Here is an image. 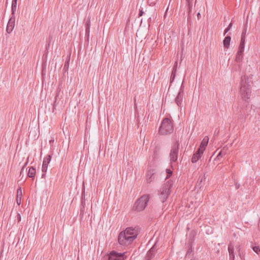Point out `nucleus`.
<instances>
[{
    "mask_svg": "<svg viewBox=\"0 0 260 260\" xmlns=\"http://www.w3.org/2000/svg\"><path fill=\"white\" fill-rule=\"evenodd\" d=\"M240 86L241 95L242 98L246 101L250 98L251 92L248 79L246 76L241 77Z\"/></svg>",
    "mask_w": 260,
    "mask_h": 260,
    "instance_id": "1",
    "label": "nucleus"
},
{
    "mask_svg": "<svg viewBox=\"0 0 260 260\" xmlns=\"http://www.w3.org/2000/svg\"><path fill=\"white\" fill-rule=\"evenodd\" d=\"M173 185V182L172 180H169L163 184L160 189L159 198L161 201L165 202L171 193V189Z\"/></svg>",
    "mask_w": 260,
    "mask_h": 260,
    "instance_id": "2",
    "label": "nucleus"
},
{
    "mask_svg": "<svg viewBox=\"0 0 260 260\" xmlns=\"http://www.w3.org/2000/svg\"><path fill=\"white\" fill-rule=\"evenodd\" d=\"M173 131V126L172 121L168 118L163 119L159 129V133L166 135L171 134Z\"/></svg>",
    "mask_w": 260,
    "mask_h": 260,
    "instance_id": "3",
    "label": "nucleus"
},
{
    "mask_svg": "<svg viewBox=\"0 0 260 260\" xmlns=\"http://www.w3.org/2000/svg\"><path fill=\"white\" fill-rule=\"evenodd\" d=\"M149 200V196L145 194L142 196L137 200L134 205V208L138 211L143 210L146 206Z\"/></svg>",
    "mask_w": 260,
    "mask_h": 260,
    "instance_id": "4",
    "label": "nucleus"
},
{
    "mask_svg": "<svg viewBox=\"0 0 260 260\" xmlns=\"http://www.w3.org/2000/svg\"><path fill=\"white\" fill-rule=\"evenodd\" d=\"M179 149V143L178 141L175 142L172 145L170 152V159L171 164L176 162L178 159Z\"/></svg>",
    "mask_w": 260,
    "mask_h": 260,
    "instance_id": "5",
    "label": "nucleus"
},
{
    "mask_svg": "<svg viewBox=\"0 0 260 260\" xmlns=\"http://www.w3.org/2000/svg\"><path fill=\"white\" fill-rule=\"evenodd\" d=\"M134 236H128L124 232H121L118 236V242L122 246H127L131 244L134 241Z\"/></svg>",
    "mask_w": 260,
    "mask_h": 260,
    "instance_id": "6",
    "label": "nucleus"
},
{
    "mask_svg": "<svg viewBox=\"0 0 260 260\" xmlns=\"http://www.w3.org/2000/svg\"><path fill=\"white\" fill-rule=\"evenodd\" d=\"M125 253H119L115 251H111L107 256L106 260H124Z\"/></svg>",
    "mask_w": 260,
    "mask_h": 260,
    "instance_id": "7",
    "label": "nucleus"
},
{
    "mask_svg": "<svg viewBox=\"0 0 260 260\" xmlns=\"http://www.w3.org/2000/svg\"><path fill=\"white\" fill-rule=\"evenodd\" d=\"M128 236H134L133 240L134 241L139 234L138 228L128 227L124 231H122Z\"/></svg>",
    "mask_w": 260,
    "mask_h": 260,
    "instance_id": "8",
    "label": "nucleus"
},
{
    "mask_svg": "<svg viewBox=\"0 0 260 260\" xmlns=\"http://www.w3.org/2000/svg\"><path fill=\"white\" fill-rule=\"evenodd\" d=\"M184 98L183 90L182 87H180L179 91L178 93L177 96L175 99V103L176 104L181 107L182 105L183 99Z\"/></svg>",
    "mask_w": 260,
    "mask_h": 260,
    "instance_id": "9",
    "label": "nucleus"
},
{
    "mask_svg": "<svg viewBox=\"0 0 260 260\" xmlns=\"http://www.w3.org/2000/svg\"><path fill=\"white\" fill-rule=\"evenodd\" d=\"M15 26V19L11 18L7 24L6 31L8 34H10L13 30Z\"/></svg>",
    "mask_w": 260,
    "mask_h": 260,
    "instance_id": "10",
    "label": "nucleus"
},
{
    "mask_svg": "<svg viewBox=\"0 0 260 260\" xmlns=\"http://www.w3.org/2000/svg\"><path fill=\"white\" fill-rule=\"evenodd\" d=\"M154 174L155 171L153 169H150L148 171L146 178L147 183H150L154 180L155 178Z\"/></svg>",
    "mask_w": 260,
    "mask_h": 260,
    "instance_id": "11",
    "label": "nucleus"
},
{
    "mask_svg": "<svg viewBox=\"0 0 260 260\" xmlns=\"http://www.w3.org/2000/svg\"><path fill=\"white\" fill-rule=\"evenodd\" d=\"M203 154V152L198 149L197 152L196 153H194L192 155V157L191 158V162L192 163L196 162L201 157Z\"/></svg>",
    "mask_w": 260,
    "mask_h": 260,
    "instance_id": "12",
    "label": "nucleus"
},
{
    "mask_svg": "<svg viewBox=\"0 0 260 260\" xmlns=\"http://www.w3.org/2000/svg\"><path fill=\"white\" fill-rule=\"evenodd\" d=\"M208 142H209V138L207 136H205L203 138V139L201 143V145L200 146V147L198 148V149L204 152V150L206 149V147L208 145Z\"/></svg>",
    "mask_w": 260,
    "mask_h": 260,
    "instance_id": "13",
    "label": "nucleus"
},
{
    "mask_svg": "<svg viewBox=\"0 0 260 260\" xmlns=\"http://www.w3.org/2000/svg\"><path fill=\"white\" fill-rule=\"evenodd\" d=\"M155 248L154 246H152L151 248L147 252L145 256V260H151L155 255Z\"/></svg>",
    "mask_w": 260,
    "mask_h": 260,
    "instance_id": "14",
    "label": "nucleus"
},
{
    "mask_svg": "<svg viewBox=\"0 0 260 260\" xmlns=\"http://www.w3.org/2000/svg\"><path fill=\"white\" fill-rule=\"evenodd\" d=\"M228 251L229 253L230 256V260H234L235 259V255H234V247L233 244L231 243L228 246Z\"/></svg>",
    "mask_w": 260,
    "mask_h": 260,
    "instance_id": "15",
    "label": "nucleus"
},
{
    "mask_svg": "<svg viewBox=\"0 0 260 260\" xmlns=\"http://www.w3.org/2000/svg\"><path fill=\"white\" fill-rule=\"evenodd\" d=\"M22 197V191L21 187L18 188L17 191V199L16 202L18 205H20L21 204V198Z\"/></svg>",
    "mask_w": 260,
    "mask_h": 260,
    "instance_id": "16",
    "label": "nucleus"
},
{
    "mask_svg": "<svg viewBox=\"0 0 260 260\" xmlns=\"http://www.w3.org/2000/svg\"><path fill=\"white\" fill-rule=\"evenodd\" d=\"M231 38L230 36H226L223 41V46L225 48H229L230 44Z\"/></svg>",
    "mask_w": 260,
    "mask_h": 260,
    "instance_id": "17",
    "label": "nucleus"
},
{
    "mask_svg": "<svg viewBox=\"0 0 260 260\" xmlns=\"http://www.w3.org/2000/svg\"><path fill=\"white\" fill-rule=\"evenodd\" d=\"M36 169L34 168V167H30L28 170V176L30 178H32V179H34L36 175Z\"/></svg>",
    "mask_w": 260,
    "mask_h": 260,
    "instance_id": "18",
    "label": "nucleus"
},
{
    "mask_svg": "<svg viewBox=\"0 0 260 260\" xmlns=\"http://www.w3.org/2000/svg\"><path fill=\"white\" fill-rule=\"evenodd\" d=\"M51 156L50 155H47L45 156L43 159V165L44 166H48V164L51 160Z\"/></svg>",
    "mask_w": 260,
    "mask_h": 260,
    "instance_id": "19",
    "label": "nucleus"
},
{
    "mask_svg": "<svg viewBox=\"0 0 260 260\" xmlns=\"http://www.w3.org/2000/svg\"><path fill=\"white\" fill-rule=\"evenodd\" d=\"M81 203L83 206L85 204V187H84L83 188L82 191Z\"/></svg>",
    "mask_w": 260,
    "mask_h": 260,
    "instance_id": "20",
    "label": "nucleus"
},
{
    "mask_svg": "<svg viewBox=\"0 0 260 260\" xmlns=\"http://www.w3.org/2000/svg\"><path fill=\"white\" fill-rule=\"evenodd\" d=\"M17 0H12V12L13 14L16 10Z\"/></svg>",
    "mask_w": 260,
    "mask_h": 260,
    "instance_id": "21",
    "label": "nucleus"
},
{
    "mask_svg": "<svg viewBox=\"0 0 260 260\" xmlns=\"http://www.w3.org/2000/svg\"><path fill=\"white\" fill-rule=\"evenodd\" d=\"M245 32L243 31L241 35V42L240 45H242L244 47L245 42Z\"/></svg>",
    "mask_w": 260,
    "mask_h": 260,
    "instance_id": "22",
    "label": "nucleus"
},
{
    "mask_svg": "<svg viewBox=\"0 0 260 260\" xmlns=\"http://www.w3.org/2000/svg\"><path fill=\"white\" fill-rule=\"evenodd\" d=\"M193 252V249L191 247H190L187 250V251L186 252L185 258H190V256L191 255V253Z\"/></svg>",
    "mask_w": 260,
    "mask_h": 260,
    "instance_id": "23",
    "label": "nucleus"
},
{
    "mask_svg": "<svg viewBox=\"0 0 260 260\" xmlns=\"http://www.w3.org/2000/svg\"><path fill=\"white\" fill-rule=\"evenodd\" d=\"M176 72V68L174 67L173 68V70L172 72V74L170 78V81L171 82H172L175 78V73Z\"/></svg>",
    "mask_w": 260,
    "mask_h": 260,
    "instance_id": "24",
    "label": "nucleus"
},
{
    "mask_svg": "<svg viewBox=\"0 0 260 260\" xmlns=\"http://www.w3.org/2000/svg\"><path fill=\"white\" fill-rule=\"evenodd\" d=\"M244 50V47L242 45H239L238 48V50L237 53L241 55L243 54V52Z\"/></svg>",
    "mask_w": 260,
    "mask_h": 260,
    "instance_id": "25",
    "label": "nucleus"
},
{
    "mask_svg": "<svg viewBox=\"0 0 260 260\" xmlns=\"http://www.w3.org/2000/svg\"><path fill=\"white\" fill-rule=\"evenodd\" d=\"M242 58H243V55H241V54H239L237 53L236 58H235V61L238 62H240L242 59Z\"/></svg>",
    "mask_w": 260,
    "mask_h": 260,
    "instance_id": "26",
    "label": "nucleus"
},
{
    "mask_svg": "<svg viewBox=\"0 0 260 260\" xmlns=\"http://www.w3.org/2000/svg\"><path fill=\"white\" fill-rule=\"evenodd\" d=\"M253 251L257 254H260V248L258 246H254L252 247Z\"/></svg>",
    "mask_w": 260,
    "mask_h": 260,
    "instance_id": "27",
    "label": "nucleus"
},
{
    "mask_svg": "<svg viewBox=\"0 0 260 260\" xmlns=\"http://www.w3.org/2000/svg\"><path fill=\"white\" fill-rule=\"evenodd\" d=\"M48 167L42 165V171L44 173L42 174V178L45 176V173L47 172Z\"/></svg>",
    "mask_w": 260,
    "mask_h": 260,
    "instance_id": "28",
    "label": "nucleus"
},
{
    "mask_svg": "<svg viewBox=\"0 0 260 260\" xmlns=\"http://www.w3.org/2000/svg\"><path fill=\"white\" fill-rule=\"evenodd\" d=\"M166 172L168 174L167 176L166 177L167 178L169 177L172 175V171H171L169 169H167Z\"/></svg>",
    "mask_w": 260,
    "mask_h": 260,
    "instance_id": "29",
    "label": "nucleus"
},
{
    "mask_svg": "<svg viewBox=\"0 0 260 260\" xmlns=\"http://www.w3.org/2000/svg\"><path fill=\"white\" fill-rule=\"evenodd\" d=\"M219 157H222V151H221L220 152H219V153L218 154V155H217L215 160L218 159Z\"/></svg>",
    "mask_w": 260,
    "mask_h": 260,
    "instance_id": "30",
    "label": "nucleus"
},
{
    "mask_svg": "<svg viewBox=\"0 0 260 260\" xmlns=\"http://www.w3.org/2000/svg\"><path fill=\"white\" fill-rule=\"evenodd\" d=\"M17 219L18 222H20L21 221V215L19 213H18L17 215Z\"/></svg>",
    "mask_w": 260,
    "mask_h": 260,
    "instance_id": "31",
    "label": "nucleus"
},
{
    "mask_svg": "<svg viewBox=\"0 0 260 260\" xmlns=\"http://www.w3.org/2000/svg\"><path fill=\"white\" fill-rule=\"evenodd\" d=\"M68 62H66L63 67V70L66 71L68 69Z\"/></svg>",
    "mask_w": 260,
    "mask_h": 260,
    "instance_id": "32",
    "label": "nucleus"
},
{
    "mask_svg": "<svg viewBox=\"0 0 260 260\" xmlns=\"http://www.w3.org/2000/svg\"><path fill=\"white\" fill-rule=\"evenodd\" d=\"M230 27H226L224 30V35H225L230 30Z\"/></svg>",
    "mask_w": 260,
    "mask_h": 260,
    "instance_id": "33",
    "label": "nucleus"
},
{
    "mask_svg": "<svg viewBox=\"0 0 260 260\" xmlns=\"http://www.w3.org/2000/svg\"><path fill=\"white\" fill-rule=\"evenodd\" d=\"M86 34L88 36L89 35V28L88 26L86 28Z\"/></svg>",
    "mask_w": 260,
    "mask_h": 260,
    "instance_id": "34",
    "label": "nucleus"
},
{
    "mask_svg": "<svg viewBox=\"0 0 260 260\" xmlns=\"http://www.w3.org/2000/svg\"><path fill=\"white\" fill-rule=\"evenodd\" d=\"M144 12L142 10H139V16H142Z\"/></svg>",
    "mask_w": 260,
    "mask_h": 260,
    "instance_id": "35",
    "label": "nucleus"
},
{
    "mask_svg": "<svg viewBox=\"0 0 260 260\" xmlns=\"http://www.w3.org/2000/svg\"><path fill=\"white\" fill-rule=\"evenodd\" d=\"M239 255L241 259H242V255L240 251V249H239Z\"/></svg>",
    "mask_w": 260,
    "mask_h": 260,
    "instance_id": "36",
    "label": "nucleus"
},
{
    "mask_svg": "<svg viewBox=\"0 0 260 260\" xmlns=\"http://www.w3.org/2000/svg\"><path fill=\"white\" fill-rule=\"evenodd\" d=\"M232 23H230V24L229 25L228 27H230V29L231 27H232Z\"/></svg>",
    "mask_w": 260,
    "mask_h": 260,
    "instance_id": "37",
    "label": "nucleus"
},
{
    "mask_svg": "<svg viewBox=\"0 0 260 260\" xmlns=\"http://www.w3.org/2000/svg\"><path fill=\"white\" fill-rule=\"evenodd\" d=\"M197 16H198V18H199V16H200V13H199L198 14Z\"/></svg>",
    "mask_w": 260,
    "mask_h": 260,
    "instance_id": "38",
    "label": "nucleus"
},
{
    "mask_svg": "<svg viewBox=\"0 0 260 260\" xmlns=\"http://www.w3.org/2000/svg\"><path fill=\"white\" fill-rule=\"evenodd\" d=\"M239 187V185L236 184V188H238Z\"/></svg>",
    "mask_w": 260,
    "mask_h": 260,
    "instance_id": "39",
    "label": "nucleus"
},
{
    "mask_svg": "<svg viewBox=\"0 0 260 260\" xmlns=\"http://www.w3.org/2000/svg\"><path fill=\"white\" fill-rule=\"evenodd\" d=\"M27 162H26L25 165L24 166H25L26 165ZM25 166H23V168H22V170L21 171L23 170Z\"/></svg>",
    "mask_w": 260,
    "mask_h": 260,
    "instance_id": "40",
    "label": "nucleus"
},
{
    "mask_svg": "<svg viewBox=\"0 0 260 260\" xmlns=\"http://www.w3.org/2000/svg\"><path fill=\"white\" fill-rule=\"evenodd\" d=\"M215 132H216V133H219V131H218L217 132H216V131H215Z\"/></svg>",
    "mask_w": 260,
    "mask_h": 260,
    "instance_id": "41",
    "label": "nucleus"
},
{
    "mask_svg": "<svg viewBox=\"0 0 260 260\" xmlns=\"http://www.w3.org/2000/svg\"><path fill=\"white\" fill-rule=\"evenodd\" d=\"M215 132H216V133H219V131H218L217 132H216V131H215Z\"/></svg>",
    "mask_w": 260,
    "mask_h": 260,
    "instance_id": "42",
    "label": "nucleus"
},
{
    "mask_svg": "<svg viewBox=\"0 0 260 260\" xmlns=\"http://www.w3.org/2000/svg\"><path fill=\"white\" fill-rule=\"evenodd\" d=\"M215 132H216V133H219V131H218L217 132H216V131H215Z\"/></svg>",
    "mask_w": 260,
    "mask_h": 260,
    "instance_id": "43",
    "label": "nucleus"
},
{
    "mask_svg": "<svg viewBox=\"0 0 260 260\" xmlns=\"http://www.w3.org/2000/svg\"><path fill=\"white\" fill-rule=\"evenodd\" d=\"M202 180H203V179H202V178H201V180H200V181H201V182H202Z\"/></svg>",
    "mask_w": 260,
    "mask_h": 260,
    "instance_id": "44",
    "label": "nucleus"
},
{
    "mask_svg": "<svg viewBox=\"0 0 260 260\" xmlns=\"http://www.w3.org/2000/svg\"><path fill=\"white\" fill-rule=\"evenodd\" d=\"M190 260H194V259H190Z\"/></svg>",
    "mask_w": 260,
    "mask_h": 260,
    "instance_id": "45",
    "label": "nucleus"
}]
</instances>
